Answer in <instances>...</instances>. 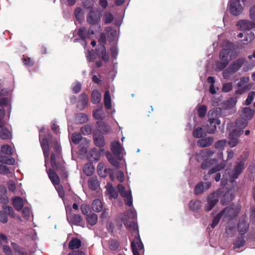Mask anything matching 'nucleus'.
Segmentation results:
<instances>
[{"label": "nucleus", "instance_id": "nucleus-1", "mask_svg": "<svg viewBox=\"0 0 255 255\" xmlns=\"http://www.w3.org/2000/svg\"><path fill=\"white\" fill-rule=\"evenodd\" d=\"M124 225L131 229L133 232L136 233L134 240L131 243V248L132 249L133 255H140L139 252H144V246L140 239L138 225L136 222L131 221L129 224L127 222H124Z\"/></svg>", "mask_w": 255, "mask_h": 255}, {"label": "nucleus", "instance_id": "nucleus-2", "mask_svg": "<svg viewBox=\"0 0 255 255\" xmlns=\"http://www.w3.org/2000/svg\"><path fill=\"white\" fill-rule=\"evenodd\" d=\"M224 48L220 52L219 58L221 61L228 62L237 56L235 51V46L229 41H225L223 42Z\"/></svg>", "mask_w": 255, "mask_h": 255}, {"label": "nucleus", "instance_id": "nucleus-3", "mask_svg": "<svg viewBox=\"0 0 255 255\" xmlns=\"http://www.w3.org/2000/svg\"><path fill=\"white\" fill-rule=\"evenodd\" d=\"M50 163L53 170L55 171L56 170L61 175L62 178L67 180L68 174L66 170L64 161H57L55 159V153H51Z\"/></svg>", "mask_w": 255, "mask_h": 255}, {"label": "nucleus", "instance_id": "nucleus-4", "mask_svg": "<svg viewBox=\"0 0 255 255\" xmlns=\"http://www.w3.org/2000/svg\"><path fill=\"white\" fill-rule=\"evenodd\" d=\"M244 63V60L242 58L238 59L231 64L223 72V76L225 79L230 77V75L238 71Z\"/></svg>", "mask_w": 255, "mask_h": 255}, {"label": "nucleus", "instance_id": "nucleus-5", "mask_svg": "<svg viewBox=\"0 0 255 255\" xmlns=\"http://www.w3.org/2000/svg\"><path fill=\"white\" fill-rule=\"evenodd\" d=\"M240 40L237 42V47L239 49H242L245 47V45L248 44L254 40L255 36L252 32L249 33L241 32L238 35Z\"/></svg>", "mask_w": 255, "mask_h": 255}, {"label": "nucleus", "instance_id": "nucleus-6", "mask_svg": "<svg viewBox=\"0 0 255 255\" xmlns=\"http://www.w3.org/2000/svg\"><path fill=\"white\" fill-rule=\"evenodd\" d=\"M102 17V14L100 11L90 10L86 16V20L88 23L92 25H99Z\"/></svg>", "mask_w": 255, "mask_h": 255}, {"label": "nucleus", "instance_id": "nucleus-7", "mask_svg": "<svg viewBox=\"0 0 255 255\" xmlns=\"http://www.w3.org/2000/svg\"><path fill=\"white\" fill-rule=\"evenodd\" d=\"M229 4V11L232 14L239 15L242 12L243 7L240 0H231Z\"/></svg>", "mask_w": 255, "mask_h": 255}, {"label": "nucleus", "instance_id": "nucleus-8", "mask_svg": "<svg viewBox=\"0 0 255 255\" xmlns=\"http://www.w3.org/2000/svg\"><path fill=\"white\" fill-rule=\"evenodd\" d=\"M249 229V223L248 221V217L245 215L242 216L239 219L238 224L239 233L241 236H244L247 233Z\"/></svg>", "mask_w": 255, "mask_h": 255}, {"label": "nucleus", "instance_id": "nucleus-9", "mask_svg": "<svg viewBox=\"0 0 255 255\" xmlns=\"http://www.w3.org/2000/svg\"><path fill=\"white\" fill-rule=\"evenodd\" d=\"M219 201V195L216 192H213L207 197V204L205 206L206 211H211Z\"/></svg>", "mask_w": 255, "mask_h": 255}, {"label": "nucleus", "instance_id": "nucleus-10", "mask_svg": "<svg viewBox=\"0 0 255 255\" xmlns=\"http://www.w3.org/2000/svg\"><path fill=\"white\" fill-rule=\"evenodd\" d=\"M243 132V130H239L237 129L232 130L229 134V145L231 147H234L237 145L239 142L238 137H239Z\"/></svg>", "mask_w": 255, "mask_h": 255}, {"label": "nucleus", "instance_id": "nucleus-11", "mask_svg": "<svg viewBox=\"0 0 255 255\" xmlns=\"http://www.w3.org/2000/svg\"><path fill=\"white\" fill-rule=\"evenodd\" d=\"M244 165L245 161L244 160H241L237 163L231 171L230 174L231 180H234L238 178L244 168Z\"/></svg>", "mask_w": 255, "mask_h": 255}, {"label": "nucleus", "instance_id": "nucleus-12", "mask_svg": "<svg viewBox=\"0 0 255 255\" xmlns=\"http://www.w3.org/2000/svg\"><path fill=\"white\" fill-rule=\"evenodd\" d=\"M96 54L105 62H108L109 60V56L106 52V47L104 44H99L96 49Z\"/></svg>", "mask_w": 255, "mask_h": 255}, {"label": "nucleus", "instance_id": "nucleus-13", "mask_svg": "<svg viewBox=\"0 0 255 255\" xmlns=\"http://www.w3.org/2000/svg\"><path fill=\"white\" fill-rule=\"evenodd\" d=\"M67 219L69 224L78 226H81V223L83 221L82 216L75 213H70L67 215Z\"/></svg>", "mask_w": 255, "mask_h": 255}, {"label": "nucleus", "instance_id": "nucleus-14", "mask_svg": "<svg viewBox=\"0 0 255 255\" xmlns=\"http://www.w3.org/2000/svg\"><path fill=\"white\" fill-rule=\"evenodd\" d=\"M52 138L51 134H48V138L44 137L40 140V144L43 150V154L45 158H48L49 154V138Z\"/></svg>", "mask_w": 255, "mask_h": 255}, {"label": "nucleus", "instance_id": "nucleus-15", "mask_svg": "<svg viewBox=\"0 0 255 255\" xmlns=\"http://www.w3.org/2000/svg\"><path fill=\"white\" fill-rule=\"evenodd\" d=\"M237 26L242 30H251L255 28V22L248 20H241L237 22Z\"/></svg>", "mask_w": 255, "mask_h": 255}, {"label": "nucleus", "instance_id": "nucleus-16", "mask_svg": "<svg viewBox=\"0 0 255 255\" xmlns=\"http://www.w3.org/2000/svg\"><path fill=\"white\" fill-rule=\"evenodd\" d=\"M79 98L77 107L79 110L83 111L88 105V96L85 93H83L80 95Z\"/></svg>", "mask_w": 255, "mask_h": 255}, {"label": "nucleus", "instance_id": "nucleus-17", "mask_svg": "<svg viewBox=\"0 0 255 255\" xmlns=\"http://www.w3.org/2000/svg\"><path fill=\"white\" fill-rule=\"evenodd\" d=\"M217 111L215 110H211L209 111L208 117V121L210 124H216L217 125L221 124V121L217 118Z\"/></svg>", "mask_w": 255, "mask_h": 255}, {"label": "nucleus", "instance_id": "nucleus-18", "mask_svg": "<svg viewBox=\"0 0 255 255\" xmlns=\"http://www.w3.org/2000/svg\"><path fill=\"white\" fill-rule=\"evenodd\" d=\"M48 177L52 184L54 185H59L60 179L58 174L52 169H49L47 171Z\"/></svg>", "mask_w": 255, "mask_h": 255}, {"label": "nucleus", "instance_id": "nucleus-19", "mask_svg": "<svg viewBox=\"0 0 255 255\" xmlns=\"http://www.w3.org/2000/svg\"><path fill=\"white\" fill-rule=\"evenodd\" d=\"M11 246L15 255H28L26 249L16 243L12 242Z\"/></svg>", "mask_w": 255, "mask_h": 255}, {"label": "nucleus", "instance_id": "nucleus-20", "mask_svg": "<svg viewBox=\"0 0 255 255\" xmlns=\"http://www.w3.org/2000/svg\"><path fill=\"white\" fill-rule=\"evenodd\" d=\"M255 111L249 107L244 108L242 111V118L250 120L253 118Z\"/></svg>", "mask_w": 255, "mask_h": 255}, {"label": "nucleus", "instance_id": "nucleus-21", "mask_svg": "<svg viewBox=\"0 0 255 255\" xmlns=\"http://www.w3.org/2000/svg\"><path fill=\"white\" fill-rule=\"evenodd\" d=\"M94 142L95 145L99 147L104 146L105 144L104 136L100 134H94L93 135Z\"/></svg>", "mask_w": 255, "mask_h": 255}, {"label": "nucleus", "instance_id": "nucleus-22", "mask_svg": "<svg viewBox=\"0 0 255 255\" xmlns=\"http://www.w3.org/2000/svg\"><path fill=\"white\" fill-rule=\"evenodd\" d=\"M214 141L213 137H208L198 140L197 145L201 147H208L211 145Z\"/></svg>", "mask_w": 255, "mask_h": 255}, {"label": "nucleus", "instance_id": "nucleus-23", "mask_svg": "<svg viewBox=\"0 0 255 255\" xmlns=\"http://www.w3.org/2000/svg\"><path fill=\"white\" fill-rule=\"evenodd\" d=\"M223 216L226 217L234 218L237 216L235 210L231 207H227L223 210L221 212Z\"/></svg>", "mask_w": 255, "mask_h": 255}, {"label": "nucleus", "instance_id": "nucleus-24", "mask_svg": "<svg viewBox=\"0 0 255 255\" xmlns=\"http://www.w3.org/2000/svg\"><path fill=\"white\" fill-rule=\"evenodd\" d=\"M88 184L89 188L92 190H96L100 186V183L96 177H91L89 178Z\"/></svg>", "mask_w": 255, "mask_h": 255}, {"label": "nucleus", "instance_id": "nucleus-25", "mask_svg": "<svg viewBox=\"0 0 255 255\" xmlns=\"http://www.w3.org/2000/svg\"><path fill=\"white\" fill-rule=\"evenodd\" d=\"M111 150L113 153L117 156H120L122 152V147L121 144L119 142H114L111 144Z\"/></svg>", "mask_w": 255, "mask_h": 255}, {"label": "nucleus", "instance_id": "nucleus-26", "mask_svg": "<svg viewBox=\"0 0 255 255\" xmlns=\"http://www.w3.org/2000/svg\"><path fill=\"white\" fill-rule=\"evenodd\" d=\"M81 241L77 238H73L68 245L69 249L73 250L79 249L81 246Z\"/></svg>", "mask_w": 255, "mask_h": 255}, {"label": "nucleus", "instance_id": "nucleus-27", "mask_svg": "<svg viewBox=\"0 0 255 255\" xmlns=\"http://www.w3.org/2000/svg\"><path fill=\"white\" fill-rule=\"evenodd\" d=\"M0 138L3 140L9 139L12 138V133L7 128L4 127L1 128Z\"/></svg>", "mask_w": 255, "mask_h": 255}, {"label": "nucleus", "instance_id": "nucleus-28", "mask_svg": "<svg viewBox=\"0 0 255 255\" xmlns=\"http://www.w3.org/2000/svg\"><path fill=\"white\" fill-rule=\"evenodd\" d=\"M88 120L89 119L87 115L84 113H80L75 115V121L78 124L86 123Z\"/></svg>", "mask_w": 255, "mask_h": 255}, {"label": "nucleus", "instance_id": "nucleus-29", "mask_svg": "<svg viewBox=\"0 0 255 255\" xmlns=\"http://www.w3.org/2000/svg\"><path fill=\"white\" fill-rule=\"evenodd\" d=\"M13 205L17 211L21 210L23 207V201L21 197H16L13 200Z\"/></svg>", "mask_w": 255, "mask_h": 255}, {"label": "nucleus", "instance_id": "nucleus-30", "mask_svg": "<svg viewBox=\"0 0 255 255\" xmlns=\"http://www.w3.org/2000/svg\"><path fill=\"white\" fill-rule=\"evenodd\" d=\"M218 163L216 159H205L201 164V168L202 169H206L210 167L212 165L216 164Z\"/></svg>", "mask_w": 255, "mask_h": 255}, {"label": "nucleus", "instance_id": "nucleus-31", "mask_svg": "<svg viewBox=\"0 0 255 255\" xmlns=\"http://www.w3.org/2000/svg\"><path fill=\"white\" fill-rule=\"evenodd\" d=\"M237 97L230 98L224 103L223 107L225 109H231L236 105Z\"/></svg>", "mask_w": 255, "mask_h": 255}, {"label": "nucleus", "instance_id": "nucleus-32", "mask_svg": "<svg viewBox=\"0 0 255 255\" xmlns=\"http://www.w3.org/2000/svg\"><path fill=\"white\" fill-rule=\"evenodd\" d=\"M93 210L96 212H100L103 210V205L101 201L99 199L94 200L92 203Z\"/></svg>", "mask_w": 255, "mask_h": 255}, {"label": "nucleus", "instance_id": "nucleus-33", "mask_svg": "<svg viewBox=\"0 0 255 255\" xmlns=\"http://www.w3.org/2000/svg\"><path fill=\"white\" fill-rule=\"evenodd\" d=\"M101 100V94L98 90H94L91 95V102L94 104L99 103Z\"/></svg>", "mask_w": 255, "mask_h": 255}, {"label": "nucleus", "instance_id": "nucleus-34", "mask_svg": "<svg viewBox=\"0 0 255 255\" xmlns=\"http://www.w3.org/2000/svg\"><path fill=\"white\" fill-rule=\"evenodd\" d=\"M246 243L245 237L243 236H238L233 243V249H238L243 247Z\"/></svg>", "mask_w": 255, "mask_h": 255}, {"label": "nucleus", "instance_id": "nucleus-35", "mask_svg": "<svg viewBox=\"0 0 255 255\" xmlns=\"http://www.w3.org/2000/svg\"><path fill=\"white\" fill-rule=\"evenodd\" d=\"M189 208L192 211H196L202 207V203L199 200H191L189 204Z\"/></svg>", "mask_w": 255, "mask_h": 255}, {"label": "nucleus", "instance_id": "nucleus-36", "mask_svg": "<svg viewBox=\"0 0 255 255\" xmlns=\"http://www.w3.org/2000/svg\"><path fill=\"white\" fill-rule=\"evenodd\" d=\"M7 192L6 188L3 186H0V202L3 204H6L8 201V198L6 195Z\"/></svg>", "mask_w": 255, "mask_h": 255}, {"label": "nucleus", "instance_id": "nucleus-37", "mask_svg": "<svg viewBox=\"0 0 255 255\" xmlns=\"http://www.w3.org/2000/svg\"><path fill=\"white\" fill-rule=\"evenodd\" d=\"M104 105L108 110H110L112 108L111 98L109 91H106L104 94Z\"/></svg>", "mask_w": 255, "mask_h": 255}, {"label": "nucleus", "instance_id": "nucleus-38", "mask_svg": "<svg viewBox=\"0 0 255 255\" xmlns=\"http://www.w3.org/2000/svg\"><path fill=\"white\" fill-rule=\"evenodd\" d=\"M95 170V168L91 163H88L84 165L83 171L87 176H91L93 174Z\"/></svg>", "mask_w": 255, "mask_h": 255}, {"label": "nucleus", "instance_id": "nucleus-39", "mask_svg": "<svg viewBox=\"0 0 255 255\" xmlns=\"http://www.w3.org/2000/svg\"><path fill=\"white\" fill-rule=\"evenodd\" d=\"M233 198L231 193H226L221 200V203L224 206L227 205L233 200Z\"/></svg>", "mask_w": 255, "mask_h": 255}, {"label": "nucleus", "instance_id": "nucleus-40", "mask_svg": "<svg viewBox=\"0 0 255 255\" xmlns=\"http://www.w3.org/2000/svg\"><path fill=\"white\" fill-rule=\"evenodd\" d=\"M205 135V132L203 129L201 127L195 128L193 131V136L195 138H202Z\"/></svg>", "mask_w": 255, "mask_h": 255}, {"label": "nucleus", "instance_id": "nucleus-41", "mask_svg": "<svg viewBox=\"0 0 255 255\" xmlns=\"http://www.w3.org/2000/svg\"><path fill=\"white\" fill-rule=\"evenodd\" d=\"M87 222L91 226L96 225L98 221V216L95 213H92L87 215L86 217Z\"/></svg>", "mask_w": 255, "mask_h": 255}, {"label": "nucleus", "instance_id": "nucleus-42", "mask_svg": "<svg viewBox=\"0 0 255 255\" xmlns=\"http://www.w3.org/2000/svg\"><path fill=\"white\" fill-rule=\"evenodd\" d=\"M248 120L243 118L237 120L235 123L236 127L241 129L245 128L248 125Z\"/></svg>", "mask_w": 255, "mask_h": 255}, {"label": "nucleus", "instance_id": "nucleus-43", "mask_svg": "<svg viewBox=\"0 0 255 255\" xmlns=\"http://www.w3.org/2000/svg\"><path fill=\"white\" fill-rule=\"evenodd\" d=\"M0 163L9 165H13L15 163V159L13 157H8L6 156H0Z\"/></svg>", "mask_w": 255, "mask_h": 255}, {"label": "nucleus", "instance_id": "nucleus-44", "mask_svg": "<svg viewBox=\"0 0 255 255\" xmlns=\"http://www.w3.org/2000/svg\"><path fill=\"white\" fill-rule=\"evenodd\" d=\"M249 79L246 77L240 78L239 81L237 83V86L239 88L247 90Z\"/></svg>", "mask_w": 255, "mask_h": 255}, {"label": "nucleus", "instance_id": "nucleus-45", "mask_svg": "<svg viewBox=\"0 0 255 255\" xmlns=\"http://www.w3.org/2000/svg\"><path fill=\"white\" fill-rule=\"evenodd\" d=\"M77 34L81 38V39H87L89 37L87 28L84 26L79 28Z\"/></svg>", "mask_w": 255, "mask_h": 255}, {"label": "nucleus", "instance_id": "nucleus-46", "mask_svg": "<svg viewBox=\"0 0 255 255\" xmlns=\"http://www.w3.org/2000/svg\"><path fill=\"white\" fill-rule=\"evenodd\" d=\"M205 191L204 183L201 181L198 183L195 187V194L199 195Z\"/></svg>", "mask_w": 255, "mask_h": 255}, {"label": "nucleus", "instance_id": "nucleus-47", "mask_svg": "<svg viewBox=\"0 0 255 255\" xmlns=\"http://www.w3.org/2000/svg\"><path fill=\"white\" fill-rule=\"evenodd\" d=\"M225 167V163H221L217 165L216 166L213 168L210 169L208 171V174L211 175L214 173H216L217 172L223 169Z\"/></svg>", "mask_w": 255, "mask_h": 255}, {"label": "nucleus", "instance_id": "nucleus-48", "mask_svg": "<svg viewBox=\"0 0 255 255\" xmlns=\"http://www.w3.org/2000/svg\"><path fill=\"white\" fill-rule=\"evenodd\" d=\"M53 148L54 152L52 153H55V159L59 158L61 153V148L60 145L57 141H54L53 142Z\"/></svg>", "mask_w": 255, "mask_h": 255}, {"label": "nucleus", "instance_id": "nucleus-49", "mask_svg": "<svg viewBox=\"0 0 255 255\" xmlns=\"http://www.w3.org/2000/svg\"><path fill=\"white\" fill-rule=\"evenodd\" d=\"M108 245L110 250L115 251L118 250L120 244L116 240L111 239L109 241Z\"/></svg>", "mask_w": 255, "mask_h": 255}, {"label": "nucleus", "instance_id": "nucleus-50", "mask_svg": "<svg viewBox=\"0 0 255 255\" xmlns=\"http://www.w3.org/2000/svg\"><path fill=\"white\" fill-rule=\"evenodd\" d=\"M228 62L223 61H218L216 62V69L217 71H221L224 69L228 65Z\"/></svg>", "mask_w": 255, "mask_h": 255}, {"label": "nucleus", "instance_id": "nucleus-51", "mask_svg": "<svg viewBox=\"0 0 255 255\" xmlns=\"http://www.w3.org/2000/svg\"><path fill=\"white\" fill-rule=\"evenodd\" d=\"M80 131L84 135H89L92 132V127L91 125L87 124L80 128Z\"/></svg>", "mask_w": 255, "mask_h": 255}, {"label": "nucleus", "instance_id": "nucleus-52", "mask_svg": "<svg viewBox=\"0 0 255 255\" xmlns=\"http://www.w3.org/2000/svg\"><path fill=\"white\" fill-rule=\"evenodd\" d=\"M1 152L5 154L11 155L13 154V150L11 147L8 144L3 145L1 147Z\"/></svg>", "mask_w": 255, "mask_h": 255}, {"label": "nucleus", "instance_id": "nucleus-53", "mask_svg": "<svg viewBox=\"0 0 255 255\" xmlns=\"http://www.w3.org/2000/svg\"><path fill=\"white\" fill-rule=\"evenodd\" d=\"M82 138V135L80 133L74 132L72 134L71 137L72 141L74 144H78Z\"/></svg>", "mask_w": 255, "mask_h": 255}, {"label": "nucleus", "instance_id": "nucleus-54", "mask_svg": "<svg viewBox=\"0 0 255 255\" xmlns=\"http://www.w3.org/2000/svg\"><path fill=\"white\" fill-rule=\"evenodd\" d=\"M114 19L113 15L110 12H106L104 14L103 21L105 24L111 23Z\"/></svg>", "mask_w": 255, "mask_h": 255}, {"label": "nucleus", "instance_id": "nucleus-55", "mask_svg": "<svg viewBox=\"0 0 255 255\" xmlns=\"http://www.w3.org/2000/svg\"><path fill=\"white\" fill-rule=\"evenodd\" d=\"M3 211L6 215H8L10 217H14V212L12 208L9 206H2Z\"/></svg>", "mask_w": 255, "mask_h": 255}, {"label": "nucleus", "instance_id": "nucleus-56", "mask_svg": "<svg viewBox=\"0 0 255 255\" xmlns=\"http://www.w3.org/2000/svg\"><path fill=\"white\" fill-rule=\"evenodd\" d=\"M215 153L214 150L209 148H206L201 151V155L203 157H209L212 156Z\"/></svg>", "mask_w": 255, "mask_h": 255}, {"label": "nucleus", "instance_id": "nucleus-57", "mask_svg": "<svg viewBox=\"0 0 255 255\" xmlns=\"http://www.w3.org/2000/svg\"><path fill=\"white\" fill-rule=\"evenodd\" d=\"M198 116L201 118H204L207 113V107L205 105L200 106L197 111Z\"/></svg>", "mask_w": 255, "mask_h": 255}, {"label": "nucleus", "instance_id": "nucleus-58", "mask_svg": "<svg viewBox=\"0 0 255 255\" xmlns=\"http://www.w3.org/2000/svg\"><path fill=\"white\" fill-rule=\"evenodd\" d=\"M108 190L110 197L115 199L118 198L119 196V192L115 189V188L111 186L108 188Z\"/></svg>", "mask_w": 255, "mask_h": 255}, {"label": "nucleus", "instance_id": "nucleus-59", "mask_svg": "<svg viewBox=\"0 0 255 255\" xmlns=\"http://www.w3.org/2000/svg\"><path fill=\"white\" fill-rule=\"evenodd\" d=\"M226 143L227 140L226 139L219 140L217 141L216 142H215L214 146L217 149L222 150L224 148Z\"/></svg>", "mask_w": 255, "mask_h": 255}, {"label": "nucleus", "instance_id": "nucleus-60", "mask_svg": "<svg viewBox=\"0 0 255 255\" xmlns=\"http://www.w3.org/2000/svg\"><path fill=\"white\" fill-rule=\"evenodd\" d=\"M107 158L112 165L118 168L119 167V162L112 155H108Z\"/></svg>", "mask_w": 255, "mask_h": 255}, {"label": "nucleus", "instance_id": "nucleus-61", "mask_svg": "<svg viewBox=\"0 0 255 255\" xmlns=\"http://www.w3.org/2000/svg\"><path fill=\"white\" fill-rule=\"evenodd\" d=\"M223 216L221 212L218 214L214 218L212 221V223L211 225L212 228H215L220 222L221 217Z\"/></svg>", "mask_w": 255, "mask_h": 255}, {"label": "nucleus", "instance_id": "nucleus-62", "mask_svg": "<svg viewBox=\"0 0 255 255\" xmlns=\"http://www.w3.org/2000/svg\"><path fill=\"white\" fill-rule=\"evenodd\" d=\"M255 96V92L252 91L250 92L248 96V97L245 101V105L246 106L250 105L254 99Z\"/></svg>", "mask_w": 255, "mask_h": 255}, {"label": "nucleus", "instance_id": "nucleus-63", "mask_svg": "<svg viewBox=\"0 0 255 255\" xmlns=\"http://www.w3.org/2000/svg\"><path fill=\"white\" fill-rule=\"evenodd\" d=\"M95 2V0H86L83 3V7L84 8L88 9H93V6Z\"/></svg>", "mask_w": 255, "mask_h": 255}, {"label": "nucleus", "instance_id": "nucleus-64", "mask_svg": "<svg viewBox=\"0 0 255 255\" xmlns=\"http://www.w3.org/2000/svg\"><path fill=\"white\" fill-rule=\"evenodd\" d=\"M22 62L24 65L27 66H32L34 64L33 60L27 56H23Z\"/></svg>", "mask_w": 255, "mask_h": 255}]
</instances>
